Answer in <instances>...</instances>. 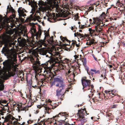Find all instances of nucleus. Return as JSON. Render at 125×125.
<instances>
[{
	"mask_svg": "<svg viewBox=\"0 0 125 125\" xmlns=\"http://www.w3.org/2000/svg\"><path fill=\"white\" fill-rule=\"evenodd\" d=\"M19 39H20V40H21V37H20L18 38V41H20V40H19Z\"/></svg>",
	"mask_w": 125,
	"mask_h": 125,
	"instance_id": "obj_61",
	"label": "nucleus"
},
{
	"mask_svg": "<svg viewBox=\"0 0 125 125\" xmlns=\"http://www.w3.org/2000/svg\"><path fill=\"white\" fill-rule=\"evenodd\" d=\"M86 67L87 71L88 73H89L88 71H89V68L88 67H87V66Z\"/></svg>",
	"mask_w": 125,
	"mask_h": 125,
	"instance_id": "obj_52",
	"label": "nucleus"
},
{
	"mask_svg": "<svg viewBox=\"0 0 125 125\" xmlns=\"http://www.w3.org/2000/svg\"><path fill=\"white\" fill-rule=\"evenodd\" d=\"M60 38L61 41L63 42H64L65 40L67 41L68 40L66 38L63 37L62 36H61Z\"/></svg>",
	"mask_w": 125,
	"mask_h": 125,
	"instance_id": "obj_36",
	"label": "nucleus"
},
{
	"mask_svg": "<svg viewBox=\"0 0 125 125\" xmlns=\"http://www.w3.org/2000/svg\"><path fill=\"white\" fill-rule=\"evenodd\" d=\"M104 21H101L99 19L97 18L95 19H94V21L92 23L95 24V30L97 33V36L99 35L103 34V27L105 24H104Z\"/></svg>",
	"mask_w": 125,
	"mask_h": 125,
	"instance_id": "obj_2",
	"label": "nucleus"
},
{
	"mask_svg": "<svg viewBox=\"0 0 125 125\" xmlns=\"http://www.w3.org/2000/svg\"><path fill=\"white\" fill-rule=\"evenodd\" d=\"M29 4H30L31 3L32 4V1H31V2H30V1H29Z\"/></svg>",
	"mask_w": 125,
	"mask_h": 125,
	"instance_id": "obj_60",
	"label": "nucleus"
},
{
	"mask_svg": "<svg viewBox=\"0 0 125 125\" xmlns=\"http://www.w3.org/2000/svg\"><path fill=\"white\" fill-rule=\"evenodd\" d=\"M8 55L11 62H14L16 61L17 54L15 51V49L11 48L10 51L8 52Z\"/></svg>",
	"mask_w": 125,
	"mask_h": 125,
	"instance_id": "obj_6",
	"label": "nucleus"
},
{
	"mask_svg": "<svg viewBox=\"0 0 125 125\" xmlns=\"http://www.w3.org/2000/svg\"><path fill=\"white\" fill-rule=\"evenodd\" d=\"M75 27V26H72L71 27V30H73V29Z\"/></svg>",
	"mask_w": 125,
	"mask_h": 125,
	"instance_id": "obj_55",
	"label": "nucleus"
},
{
	"mask_svg": "<svg viewBox=\"0 0 125 125\" xmlns=\"http://www.w3.org/2000/svg\"><path fill=\"white\" fill-rule=\"evenodd\" d=\"M63 14L64 15V17H66L70 15V13L68 11H67L65 12Z\"/></svg>",
	"mask_w": 125,
	"mask_h": 125,
	"instance_id": "obj_35",
	"label": "nucleus"
},
{
	"mask_svg": "<svg viewBox=\"0 0 125 125\" xmlns=\"http://www.w3.org/2000/svg\"><path fill=\"white\" fill-rule=\"evenodd\" d=\"M89 31L91 36H97V33L96 32L95 30H92L91 28H90L89 29Z\"/></svg>",
	"mask_w": 125,
	"mask_h": 125,
	"instance_id": "obj_19",
	"label": "nucleus"
},
{
	"mask_svg": "<svg viewBox=\"0 0 125 125\" xmlns=\"http://www.w3.org/2000/svg\"><path fill=\"white\" fill-rule=\"evenodd\" d=\"M74 57L75 59H76L78 58L79 55H75L74 56Z\"/></svg>",
	"mask_w": 125,
	"mask_h": 125,
	"instance_id": "obj_47",
	"label": "nucleus"
},
{
	"mask_svg": "<svg viewBox=\"0 0 125 125\" xmlns=\"http://www.w3.org/2000/svg\"><path fill=\"white\" fill-rule=\"evenodd\" d=\"M52 85H55L56 86H59L58 89L56 90V95L58 97H61L66 92L65 84L63 80L60 76H57L54 78V81L52 83Z\"/></svg>",
	"mask_w": 125,
	"mask_h": 125,
	"instance_id": "obj_1",
	"label": "nucleus"
},
{
	"mask_svg": "<svg viewBox=\"0 0 125 125\" xmlns=\"http://www.w3.org/2000/svg\"><path fill=\"white\" fill-rule=\"evenodd\" d=\"M73 42L72 43L73 44H75L76 43V42L75 41H72Z\"/></svg>",
	"mask_w": 125,
	"mask_h": 125,
	"instance_id": "obj_54",
	"label": "nucleus"
},
{
	"mask_svg": "<svg viewBox=\"0 0 125 125\" xmlns=\"http://www.w3.org/2000/svg\"><path fill=\"white\" fill-rule=\"evenodd\" d=\"M117 105L116 104H114L111 105V108H114L116 107Z\"/></svg>",
	"mask_w": 125,
	"mask_h": 125,
	"instance_id": "obj_45",
	"label": "nucleus"
},
{
	"mask_svg": "<svg viewBox=\"0 0 125 125\" xmlns=\"http://www.w3.org/2000/svg\"><path fill=\"white\" fill-rule=\"evenodd\" d=\"M60 115L61 117H64L65 118L66 117H67L68 116V114H66V113H59L57 115L55 116V117H60L59 115Z\"/></svg>",
	"mask_w": 125,
	"mask_h": 125,
	"instance_id": "obj_22",
	"label": "nucleus"
},
{
	"mask_svg": "<svg viewBox=\"0 0 125 125\" xmlns=\"http://www.w3.org/2000/svg\"><path fill=\"white\" fill-rule=\"evenodd\" d=\"M26 32V31H22V35L24 37L23 38L24 39L25 38H26V39H28V37Z\"/></svg>",
	"mask_w": 125,
	"mask_h": 125,
	"instance_id": "obj_27",
	"label": "nucleus"
},
{
	"mask_svg": "<svg viewBox=\"0 0 125 125\" xmlns=\"http://www.w3.org/2000/svg\"><path fill=\"white\" fill-rule=\"evenodd\" d=\"M93 57L94 58L95 60V61H97V58L95 57V56H94V55L93 54Z\"/></svg>",
	"mask_w": 125,
	"mask_h": 125,
	"instance_id": "obj_53",
	"label": "nucleus"
},
{
	"mask_svg": "<svg viewBox=\"0 0 125 125\" xmlns=\"http://www.w3.org/2000/svg\"><path fill=\"white\" fill-rule=\"evenodd\" d=\"M31 95L28 98L29 100L28 102L27 103V106L28 107H31L32 105L34 103L31 100Z\"/></svg>",
	"mask_w": 125,
	"mask_h": 125,
	"instance_id": "obj_21",
	"label": "nucleus"
},
{
	"mask_svg": "<svg viewBox=\"0 0 125 125\" xmlns=\"http://www.w3.org/2000/svg\"><path fill=\"white\" fill-rule=\"evenodd\" d=\"M33 122L32 121L29 120L27 121L28 124H31Z\"/></svg>",
	"mask_w": 125,
	"mask_h": 125,
	"instance_id": "obj_49",
	"label": "nucleus"
},
{
	"mask_svg": "<svg viewBox=\"0 0 125 125\" xmlns=\"http://www.w3.org/2000/svg\"><path fill=\"white\" fill-rule=\"evenodd\" d=\"M47 53H49L50 54H51L50 53L48 52L45 49H41L40 50V52H39V53L40 54L43 55H45L46 57H48V55H46Z\"/></svg>",
	"mask_w": 125,
	"mask_h": 125,
	"instance_id": "obj_17",
	"label": "nucleus"
},
{
	"mask_svg": "<svg viewBox=\"0 0 125 125\" xmlns=\"http://www.w3.org/2000/svg\"><path fill=\"white\" fill-rule=\"evenodd\" d=\"M29 116L30 117H31V115L30 114H29Z\"/></svg>",
	"mask_w": 125,
	"mask_h": 125,
	"instance_id": "obj_64",
	"label": "nucleus"
},
{
	"mask_svg": "<svg viewBox=\"0 0 125 125\" xmlns=\"http://www.w3.org/2000/svg\"><path fill=\"white\" fill-rule=\"evenodd\" d=\"M4 26L2 24H0V29H2L4 28Z\"/></svg>",
	"mask_w": 125,
	"mask_h": 125,
	"instance_id": "obj_48",
	"label": "nucleus"
},
{
	"mask_svg": "<svg viewBox=\"0 0 125 125\" xmlns=\"http://www.w3.org/2000/svg\"><path fill=\"white\" fill-rule=\"evenodd\" d=\"M47 41L50 44H52L53 41L52 38H48V39H47Z\"/></svg>",
	"mask_w": 125,
	"mask_h": 125,
	"instance_id": "obj_28",
	"label": "nucleus"
},
{
	"mask_svg": "<svg viewBox=\"0 0 125 125\" xmlns=\"http://www.w3.org/2000/svg\"><path fill=\"white\" fill-rule=\"evenodd\" d=\"M31 60L33 63V68L35 70L37 69L39 65L41 64L39 59L36 57L34 56L31 58Z\"/></svg>",
	"mask_w": 125,
	"mask_h": 125,
	"instance_id": "obj_8",
	"label": "nucleus"
},
{
	"mask_svg": "<svg viewBox=\"0 0 125 125\" xmlns=\"http://www.w3.org/2000/svg\"><path fill=\"white\" fill-rule=\"evenodd\" d=\"M96 119H97L96 118H95L94 117V119L93 120V121H97V120Z\"/></svg>",
	"mask_w": 125,
	"mask_h": 125,
	"instance_id": "obj_56",
	"label": "nucleus"
},
{
	"mask_svg": "<svg viewBox=\"0 0 125 125\" xmlns=\"http://www.w3.org/2000/svg\"><path fill=\"white\" fill-rule=\"evenodd\" d=\"M38 13L40 15V12L39 11H37L35 14L34 15L32 14L27 19V21L30 22L31 21H35L36 20L38 21V20L40 19V17L38 14Z\"/></svg>",
	"mask_w": 125,
	"mask_h": 125,
	"instance_id": "obj_9",
	"label": "nucleus"
},
{
	"mask_svg": "<svg viewBox=\"0 0 125 125\" xmlns=\"http://www.w3.org/2000/svg\"><path fill=\"white\" fill-rule=\"evenodd\" d=\"M106 16V15L104 12H103L100 15V18H105Z\"/></svg>",
	"mask_w": 125,
	"mask_h": 125,
	"instance_id": "obj_33",
	"label": "nucleus"
},
{
	"mask_svg": "<svg viewBox=\"0 0 125 125\" xmlns=\"http://www.w3.org/2000/svg\"><path fill=\"white\" fill-rule=\"evenodd\" d=\"M54 62V61L53 59H50V60H49L48 61V62H50V64L53 63Z\"/></svg>",
	"mask_w": 125,
	"mask_h": 125,
	"instance_id": "obj_43",
	"label": "nucleus"
},
{
	"mask_svg": "<svg viewBox=\"0 0 125 125\" xmlns=\"http://www.w3.org/2000/svg\"><path fill=\"white\" fill-rule=\"evenodd\" d=\"M4 87V85L3 84H0V91H2L3 90Z\"/></svg>",
	"mask_w": 125,
	"mask_h": 125,
	"instance_id": "obj_42",
	"label": "nucleus"
},
{
	"mask_svg": "<svg viewBox=\"0 0 125 125\" xmlns=\"http://www.w3.org/2000/svg\"><path fill=\"white\" fill-rule=\"evenodd\" d=\"M110 68H111L112 67V65H109Z\"/></svg>",
	"mask_w": 125,
	"mask_h": 125,
	"instance_id": "obj_59",
	"label": "nucleus"
},
{
	"mask_svg": "<svg viewBox=\"0 0 125 125\" xmlns=\"http://www.w3.org/2000/svg\"><path fill=\"white\" fill-rule=\"evenodd\" d=\"M74 36L75 37H77L78 38H84V35L78 32L75 33L74 34Z\"/></svg>",
	"mask_w": 125,
	"mask_h": 125,
	"instance_id": "obj_23",
	"label": "nucleus"
},
{
	"mask_svg": "<svg viewBox=\"0 0 125 125\" xmlns=\"http://www.w3.org/2000/svg\"><path fill=\"white\" fill-rule=\"evenodd\" d=\"M4 66L6 68H9L10 66V63L8 60H6L3 63Z\"/></svg>",
	"mask_w": 125,
	"mask_h": 125,
	"instance_id": "obj_20",
	"label": "nucleus"
},
{
	"mask_svg": "<svg viewBox=\"0 0 125 125\" xmlns=\"http://www.w3.org/2000/svg\"><path fill=\"white\" fill-rule=\"evenodd\" d=\"M18 118L15 119L14 117L12 116L11 115L9 114L7 115L5 117V120L7 121H10V122H11V123L12 124H13L14 125L13 122L15 121H16L15 120L18 119Z\"/></svg>",
	"mask_w": 125,
	"mask_h": 125,
	"instance_id": "obj_14",
	"label": "nucleus"
},
{
	"mask_svg": "<svg viewBox=\"0 0 125 125\" xmlns=\"http://www.w3.org/2000/svg\"><path fill=\"white\" fill-rule=\"evenodd\" d=\"M104 79H106V74L105 73L104 74Z\"/></svg>",
	"mask_w": 125,
	"mask_h": 125,
	"instance_id": "obj_57",
	"label": "nucleus"
},
{
	"mask_svg": "<svg viewBox=\"0 0 125 125\" xmlns=\"http://www.w3.org/2000/svg\"><path fill=\"white\" fill-rule=\"evenodd\" d=\"M92 70H93V69H91V70L89 71V73H88V74L90 75H92V76L94 74V73H93L94 71H92Z\"/></svg>",
	"mask_w": 125,
	"mask_h": 125,
	"instance_id": "obj_39",
	"label": "nucleus"
},
{
	"mask_svg": "<svg viewBox=\"0 0 125 125\" xmlns=\"http://www.w3.org/2000/svg\"><path fill=\"white\" fill-rule=\"evenodd\" d=\"M44 32V34L45 35V37L44 39L46 40L48 38H49V35L48 33H46Z\"/></svg>",
	"mask_w": 125,
	"mask_h": 125,
	"instance_id": "obj_34",
	"label": "nucleus"
},
{
	"mask_svg": "<svg viewBox=\"0 0 125 125\" xmlns=\"http://www.w3.org/2000/svg\"><path fill=\"white\" fill-rule=\"evenodd\" d=\"M48 101L50 103V104L52 106V108H55L57 106L55 105V103H54L53 102L54 101H52L50 99H49L48 100Z\"/></svg>",
	"mask_w": 125,
	"mask_h": 125,
	"instance_id": "obj_25",
	"label": "nucleus"
},
{
	"mask_svg": "<svg viewBox=\"0 0 125 125\" xmlns=\"http://www.w3.org/2000/svg\"><path fill=\"white\" fill-rule=\"evenodd\" d=\"M12 13V15L10 16V18L13 19V18H15V15L14 14L15 11L12 8H11L10 9Z\"/></svg>",
	"mask_w": 125,
	"mask_h": 125,
	"instance_id": "obj_26",
	"label": "nucleus"
},
{
	"mask_svg": "<svg viewBox=\"0 0 125 125\" xmlns=\"http://www.w3.org/2000/svg\"><path fill=\"white\" fill-rule=\"evenodd\" d=\"M31 80H30L29 81H28L27 80V84L28 85L30 86H31Z\"/></svg>",
	"mask_w": 125,
	"mask_h": 125,
	"instance_id": "obj_41",
	"label": "nucleus"
},
{
	"mask_svg": "<svg viewBox=\"0 0 125 125\" xmlns=\"http://www.w3.org/2000/svg\"><path fill=\"white\" fill-rule=\"evenodd\" d=\"M78 13H77L74 16V19L75 21L77 20L78 19L79 16H78Z\"/></svg>",
	"mask_w": 125,
	"mask_h": 125,
	"instance_id": "obj_38",
	"label": "nucleus"
},
{
	"mask_svg": "<svg viewBox=\"0 0 125 125\" xmlns=\"http://www.w3.org/2000/svg\"><path fill=\"white\" fill-rule=\"evenodd\" d=\"M14 31L12 30H10L9 31H7L6 33L7 34L11 35L14 33Z\"/></svg>",
	"mask_w": 125,
	"mask_h": 125,
	"instance_id": "obj_32",
	"label": "nucleus"
},
{
	"mask_svg": "<svg viewBox=\"0 0 125 125\" xmlns=\"http://www.w3.org/2000/svg\"><path fill=\"white\" fill-rule=\"evenodd\" d=\"M88 19L86 17H84V19L83 20V21L84 23H85V27L87 26H88L87 25V23L88 21ZM85 25L83 24L82 25L81 27V28H83V27Z\"/></svg>",
	"mask_w": 125,
	"mask_h": 125,
	"instance_id": "obj_24",
	"label": "nucleus"
},
{
	"mask_svg": "<svg viewBox=\"0 0 125 125\" xmlns=\"http://www.w3.org/2000/svg\"><path fill=\"white\" fill-rule=\"evenodd\" d=\"M92 71H94V73L95 74L98 73H99L100 72L99 70H96L95 69H93L92 70Z\"/></svg>",
	"mask_w": 125,
	"mask_h": 125,
	"instance_id": "obj_37",
	"label": "nucleus"
},
{
	"mask_svg": "<svg viewBox=\"0 0 125 125\" xmlns=\"http://www.w3.org/2000/svg\"><path fill=\"white\" fill-rule=\"evenodd\" d=\"M45 0V2L46 4H51V5H53V7L52 8V9L53 8H55L56 11H58L57 10L59 9V5L57 3V1L56 0L53 1V3H52V0Z\"/></svg>",
	"mask_w": 125,
	"mask_h": 125,
	"instance_id": "obj_12",
	"label": "nucleus"
},
{
	"mask_svg": "<svg viewBox=\"0 0 125 125\" xmlns=\"http://www.w3.org/2000/svg\"><path fill=\"white\" fill-rule=\"evenodd\" d=\"M94 117H91V119L92 120H93L94 119Z\"/></svg>",
	"mask_w": 125,
	"mask_h": 125,
	"instance_id": "obj_63",
	"label": "nucleus"
},
{
	"mask_svg": "<svg viewBox=\"0 0 125 125\" xmlns=\"http://www.w3.org/2000/svg\"><path fill=\"white\" fill-rule=\"evenodd\" d=\"M119 97H120V96L119 95H117V99H119Z\"/></svg>",
	"mask_w": 125,
	"mask_h": 125,
	"instance_id": "obj_58",
	"label": "nucleus"
},
{
	"mask_svg": "<svg viewBox=\"0 0 125 125\" xmlns=\"http://www.w3.org/2000/svg\"><path fill=\"white\" fill-rule=\"evenodd\" d=\"M30 31L32 35L35 36L36 39H38L40 38L42 33L41 31V30H39L36 33V30L34 26L31 27Z\"/></svg>",
	"mask_w": 125,
	"mask_h": 125,
	"instance_id": "obj_7",
	"label": "nucleus"
},
{
	"mask_svg": "<svg viewBox=\"0 0 125 125\" xmlns=\"http://www.w3.org/2000/svg\"><path fill=\"white\" fill-rule=\"evenodd\" d=\"M86 114L87 113L86 111L84 109L79 110L77 115L79 119L78 122L79 123H80L79 125H82L87 121V119L85 117V116H86Z\"/></svg>",
	"mask_w": 125,
	"mask_h": 125,
	"instance_id": "obj_3",
	"label": "nucleus"
},
{
	"mask_svg": "<svg viewBox=\"0 0 125 125\" xmlns=\"http://www.w3.org/2000/svg\"><path fill=\"white\" fill-rule=\"evenodd\" d=\"M82 83L83 86V89L84 91L90 90L89 92H91L93 89L94 86L93 85H91V81L89 80L82 79Z\"/></svg>",
	"mask_w": 125,
	"mask_h": 125,
	"instance_id": "obj_4",
	"label": "nucleus"
},
{
	"mask_svg": "<svg viewBox=\"0 0 125 125\" xmlns=\"http://www.w3.org/2000/svg\"><path fill=\"white\" fill-rule=\"evenodd\" d=\"M82 61L83 62V63L84 66L85 67H86V64L87 62L86 58H85L84 59H83Z\"/></svg>",
	"mask_w": 125,
	"mask_h": 125,
	"instance_id": "obj_31",
	"label": "nucleus"
},
{
	"mask_svg": "<svg viewBox=\"0 0 125 125\" xmlns=\"http://www.w3.org/2000/svg\"><path fill=\"white\" fill-rule=\"evenodd\" d=\"M3 124L2 123H1L0 122V125H3Z\"/></svg>",
	"mask_w": 125,
	"mask_h": 125,
	"instance_id": "obj_62",
	"label": "nucleus"
},
{
	"mask_svg": "<svg viewBox=\"0 0 125 125\" xmlns=\"http://www.w3.org/2000/svg\"><path fill=\"white\" fill-rule=\"evenodd\" d=\"M102 3L103 4H104V5H105L106 6V4H107V3H106L105 2V1H104V0H103L102 1Z\"/></svg>",
	"mask_w": 125,
	"mask_h": 125,
	"instance_id": "obj_46",
	"label": "nucleus"
},
{
	"mask_svg": "<svg viewBox=\"0 0 125 125\" xmlns=\"http://www.w3.org/2000/svg\"><path fill=\"white\" fill-rule=\"evenodd\" d=\"M99 19L100 20H101V21H104V24H104V26H103H103L105 27V26H107V25H108V24L107 23V22L108 21L107 20H105V19H102V20H101L100 19Z\"/></svg>",
	"mask_w": 125,
	"mask_h": 125,
	"instance_id": "obj_30",
	"label": "nucleus"
},
{
	"mask_svg": "<svg viewBox=\"0 0 125 125\" xmlns=\"http://www.w3.org/2000/svg\"><path fill=\"white\" fill-rule=\"evenodd\" d=\"M69 62V60L67 59H65L63 61V62L64 63H67Z\"/></svg>",
	"mask_w": 125,
	"mask_h": 125,
	"instance_id": "obj_40",
	"label": "nucleus"
},
{
	"mask_svg": "<svg viewBox=\"0 0 125 125\" xmlns=\"http://www.w3.org/2000/svg\"><path fill=\"white\" fill-rule=\"evenodd\" d=\"M46 105L45 104H43V105H39L38 106H37V107L38 108H40L42 107V106H44V107H45V105Z\"/></svg>",
	"mask_w": 125,
	"mask_h": 125,
	"instance_id": "obj_44",
	"label": "nucleus"
},
{
	"mask_svg": "<svg viewBox=\"0 0 125 125\" xmlns=\"http://www.w3.org/2000/svg\"><path fill=\"white\" fill-rule=\"evenodd\" d=\"M35 9H32L31 11V12H30V13H32V14L34 13V12L35 11Z\"/></svg>",
	"mask_w": 125,
	"mask_h": 125,
	"instance_id": "obj_50",
	"label": "nucleus"
},
{
	"mask_svg": "<svg viewBox=\"0 0 125 125\" xmlns=\"http://www.w3.org/2000/svg\"><path fill=\"white\" fill-rule=\"evenodd\" d=\"M71 73V71L70 70L68 71L67 73H66V76L68 82L72 84V83L74 80V73L71 74L70 75H69V74L70 73Z\"/></svg>",
	"mask_w": 125,
	"mask_h": 125,
	"instance_id": "obj_11",
	"label": "nucleus"
},
{
	"mask_svg": "<svg viewBox=\"0 0 125 125\" xmlns=\"http://www.w3.org/2000/svg\"><path fill=\"white\" fill-rule=\"evenodd\" d=\"M21 116H18L19 119H18L16 120V121H15L13 122L14 125H25V123L23 122H20L19 121L22 119L21 118Z\"/></svg>",
	"mask_w": 125,
	"mask_h": 125,
	"instance_id": "obj_15",
	"label": "nucleus"
},
{
	"mask_svg": "<svg viewBox=\"0 0 125 125\" xmlns=\"http://www.w3.org/2000/svg\"><path fill=\"white\" fill-rule=\"evenodd\" d=\"M113 90H106L104 91V93H106L109 98H111L115 95L112 92Z\"/></svg>",
	"mask_w": 125,
	"mask_h": 125,
	"instance_id": "obj_16",
	"label": "nucleus"
},
{
	"mask_svg": "<svg viewBox=\"0 0 125 125\" xmlns=\"http://www.w3.org/2000/svg\"><path fill=\"white\" fill-rule=\"evenodd\" d=\"M38 43L40 45V46L41 47L42 46V45L44 46L45 45L44 41L42 40L39 41L38 42Z\"/></svg>",
	"mask_w": 125,
	"mask_h": 125,
	"instance_id": "obj_29",
	"label": "nucleus"
},
{
	"mask_svg": "<svg viewBox=\"0 0 125 125\" xmlns=\"http://www.w3.org/2000/svg\"><path fill=\"white\" fill-rule=\"evenodd\" d=\"M2 20V16L0 15V22H1Z\"/></svg>",
	"mask_w": 125,
	"mask_h": 125,
	"instance_id": "obj_51",
	"label": "nucleus"
},
{
	"mask_svg": "<svg viewBox=\"0 0 125 125\" xmlns=\"http://www.w3.org/2000/svg\"><path fill=\"white\" fill-rule=\"evenodd\" d=\"M97 42L94 39H90L89 40H87L86 44L88 45H90L94 43H95Z\"/></svg>",
	"mask_w": 125,
	"mask_h": 125,
	"instance_id": "obj_18",
	"label": "nucleus"
},
{
	"mask_svg": "<svg viewBox=\"0 0 125 125\" xmlns=\"http://www.w3.org/2000/svg\"><path fill=\"white\" fill-rule=\"evenodd\" d=\"M3 41L5 43V45L7 47H13L14 43L11 42V36L7 34H3L2 36Z\"/></svg>",
	"mask_w": 125,
	"mask_h": 125,
	"instance_id": "obj_5",
	"label": "nucleus"
},
{
	"mask_svg": "<svg viewBox=\"0 0 125 125\" xmlns=\"http://www.w3.org/2000/svg\"><path fill=\"white\" fill-rule=\"evenodd\" d=\"M15 106L14 107H17L19 112L21 111H25L27 108L26 106H23V104L22 103L16 104Z\"/></svg>",
	"mask_w": 125,
	"mask_h": 125,
	"instance_id": "obj_13",
	"label": "nucleus"
},
{
	"mask_svg": "<svg viewBox=\"0 0 125 125\" xmlns=\"http://www.w3.org/2000/svg\"><path fill=\"white\" fill-rule=\"evenodd\" d=\"M18 11L19 13V19L21 22H23L24 21V19L21 18V17H24L25 16H26V14L24 13L25 12H26V10L24 9H22V8H19Z\"/></svg>",
	"mask_w": 125,
	"mask_h": 125,
	"instance_id": "obj_10",
	"label": "nucleus"
}]
</instances>
